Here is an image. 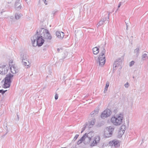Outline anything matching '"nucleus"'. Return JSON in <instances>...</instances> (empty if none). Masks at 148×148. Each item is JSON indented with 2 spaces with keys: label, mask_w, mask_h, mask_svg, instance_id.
<instances>
[{
  "label": "nucleus",
  "mask_w": 148,
  "mask_h": 148,
  "mask_svg": "<svg viewBox=\"0 0 148 148\" xmlns=\"http://www.w3.org/2000/svg\"><path fill=\"white\" fill-rule=\"evenodd\" d=\"M134 53L136 57H138L139 54V49L137 48L134 51Z\"/></svg>",
  "instance_id": "obj_22"
},
{
  "label": "nucleus",
  "mask_w": 148,
  "mask_h": 148,
  "mask_svg": "<svg viewBox=\"0 0 148 148\" xmlns=\"http://www.w3.org/2000/svg\"><path fill=\"white\" fill-rule=\"evenodd\" d=\"M38 32H39V35L45 40L48 41L51 39L52 37L47 29L44 28H41L40 29Z\"/></svg>",
  "instance_id": "obj_3"
},
{
  "label": "nucleus",
  "mask_w": 148,
  "mask_h": 148,
  "mask_svg": "<svg viewBox=\"0 0 148 148\" xmlns=\"http://www.w3.org/2000/svg\"><path fill=\"white\" fill-rule=\"evenodd\" d=\"M43 1H44V3H45V5H47V3H46V0H43Z\"/></svg>",
  "instance_id": "obj_39"
},
{
  "label": "nucleus",
  "mask_w": 148,
  "mask_h": 148,
  "mask_svg": "<svg viewBox=\"0 0 148 148\" xmlns=\"http://www.w3.org/2000/svg\"><path fill=\"white\" fill-rule=\"evenodd\" d=\"M112 112L109 109H106L104 110L101 115V117L103 119L110 116Z\"/></svg>",
  "instance_id": "obj_8"
},
{
  "label": "nucleus",
  "mask_w": 148,
  "mask_h": 148,
  "mask_svg": "<svg viewBox=\"0 0 148 148\" xmlns=\"http://www.w3.org/2000/svg\"><path fill=\"white\" fill-rule=\"evenodd\" d=\"M6 91L7 90H0V93H1L3 95Z\"/></svg>",
  "instance_id": "obj_33"
},
{
  "label": "nucleus",
  "mask_w": 148,
  "mask_h": 148,
  "mask_svg": "<svg viewBox=\"0 0 148 148\" xmlns=\"http://www.w3.org/2000/svg\"><path fill=\"white\" fill-rule=\"evenodd\" d=\"M106 18H102L101 21H99V23L97 24V27H98L100 26L103 25L106 21Z\"/></svg>",
  "instance_id": "obj_19"
},
{
  "label": "nucleus",
  "mask_w": 148,
  "mask_h": 148,
  "mask_svg": "<svg viewBox=\"0 0 148 148\" xmlns=\"http://www.w3.org/2000/svg\"><path fill=\"white\" fill-rule=\"evenodd\" d=\"M20 59L21 61L27 60L28 58V56L25 53L22 52L21 53Z\"/></svg>",
  "instance_id": "obj_15"
},
{
  "label": "nucleus",
  "mask_w": 148,
  "mask_h": 148,
  "mask_svg": "<svg viewBox=\"0 0 148 148\" xmlns=\"http://www.w3.org/2000/svg\"><path fill=\"white\" fill-rule=\"evenodd\" d=\"M110 12H109L108 14V19H109V16L110 15Z\"/></svg>",
  "instance_id": "obj_41"
},
{
  "label": "nucleus",
  "mask_w": 148,
  "mask_h": 148,
  "mask_svg": "<svg viewBox=\"0 0 148 148\" xmlns=\"http://www.w3.org/2000/svg\"><path fill=\"white\" fill-rule=\"evenodd\" d=\"M147 52L143 53L142 56V59L143 60H145V58L147 57Z\"/></svg>",
  "instance_id": "obj_27"
},
{
  "label": "nucleus",
  "mask_w": 148,
  "mask_h": 148,
  "mask_svg": "<svg viewBox=\"0 0 148 148\" xmlns=\"http://www.w3.org/2000/svg\"><path fill=\"white\" fill-rule=\"evenodd\" d=\"M20 0H18L16 2L15 6L16 9L18 10H19L21 9V4L20 2Z\"/></svg>",
  "instance_id": "obj_18"
},
{
  "label": "nucleus",
  "mask_w": 148,
  "mask_h": 148,
  "mask_svg": "<svg viewBox=\"0 0 148 148\" xmlns=\"http://www.w3.org/2000/svg\"><path fill=\"white\" fill-rule=\"evenodd\" d=\"M14 75L10 73L6 75V77L2 82H4V87L5 88H9L10 87L12 82L11 80L13 79Z\"/></svg>",
  "instance_id": "obj_5"
},
{
  "label": "nucleus",
  "mask_w": 148,
  "mask_h": 148,
  "mask_svg": "<svg viewBox=\"0 0 148 148\" xmlns=\"http://www.w3.org/2000/svg\"><path fill=\"white\" fill-rule=\"evenodd\" d=\"M84 131H83V130H82V131H81V133H82V132Z\"/></svg>",
  "instance_id": "obj_42"
},
{
  "label": "nucleus",
  "mask_w": 148,
  "mask_h": 148,
  "mask_svg": "<svg viewBox=\"0 0 148 148\" xmlns=\"http://www.w3.org/2000/svg\"><path fill=\"white\" fill-rule=\"evenodd\" d=\"M118 10V8L116 10V12H117V11Z\"/></svg>",
  "instance_id": "obj_44"
},
{
  "label": "nucleus",
  "mask_w": 148,
  "mask_h": 148,
  "mask_svg": "<svg viewBox=\"0 0 148 148\" xmlns=\"http://www.w3.org/2000/svg\"><path fill=\"white\" fill-rule=\"evenodd\" d=\"M98 112L99 109H95L94 111L91 113V116L92 117H93L96 115L98 113Z\"/></svg>",
  "instance_id": "obj_20"
},
{
  "label": "nucleus",
  "mask_w": 148,
  "mask_h": 148,
  "mask_svg": "<svg viewBox=\"0 0 148 148\" xmlns=\"http://www.w3.org/2000/svg\"><path fill=\"white\" fill-rule=\"evenodd\" d=\"M57 51L58 52H59L60 51V49L59 48H58L57 49Z\"/></svg>",
  "instance_id": "obj_40"
},
{
  "label": "nucleus",
  "mask_w": 148,
  "mask_h": 148,
  "mask_svg": "<svg viewBox=\"0 0 148 148\" xmlns=\"http://www.w3.org/2000/svg\"><path fill=\"white\" fill-rule=\"evenodd\" d=\"M122 60L121 58H119L115 61L113 65V69L115 70L117 69H121L122 68L121 66Z\"/></svg>",
  "instance_id": "obj_7"
},
{
  "label": "nucleus",
  "mask_w": 148,
  "mask_h": 148,
  "mask_svg": "<svg viewBox=\"0 0 148 148\" xmlns=\"http://www.w3.org/2000/svg\"><path fill=\"white\" fill-rule=\"evenodd\" d=\"M79 136V134H77L74 137L73 139V140L75 141L78 138Z\"/></svg>",
  "instance_id": "obj_29"
},
{
  "label": "nucleus",
  "mask_w": 148,
  "mask_h": 148,
  "mask_svg": "<svg viewBox=\"0 0 148 148\" xmlns=\"http://www.w3.org/2000/svg\"><path fill=\"white\" fill-rule=\"evenodd\" d=\"M8 69L5 65H0V74L5 75L8 71Z\"/></svg>",
  "instance_id": "obj_9"
},
{
  "label": "nucleus",
  "mask_w": 148,
  "mask_h": 148,
  "mask_svg": "<svg viewBox=\"0 0 148 148\" xmlns=\"http://www.w3.org/2000/svg\"><path fill=\"white\" fill-rule=\"evenodd\" d=\"M109 85V83L108 82H106L105 87L108 88Z\"/></svg>",
  "instance_id": "obj_34"
},
{
  "label": "nucleus",
  "mask_w": 148,
  "mask_h": 148,
  "mask_svg": "<svg viewBox=\"0 0 148 148\" xmlns=\"http://www.w3.org/2000/svg\"><path fill=\"white\" fill-rule=\"evenodd\" d=\"M114 128L111 126L107 127L104 130V135L106 137H110L114 131Z\"/></svg>",
  "instance_id": "obj_6"
},
{
  "label": "nucleus",
  "mask_w": 148,
  "mask_h": 148,
  "mask_svg": "<svg viewBox=\"0 0 148 148\" xmlns=\"http://www.w3.org/2000/svg\"><path fill=\"white\" fill-rule=\"evenodd\" d=\"M109 144L110 145H112L115 147H118L120 146L119 141L116 140H114L111 142H110Z\"/></svg>",
  "instance_id": "obj_11"
},
{
  "label": "nucleus",
  "mask_w": 148,
  "mask_h": 148,
  "mask_svg": "<svg viewBox=\"0 0 148 148\" xmlns=\"http://www.w3.org/2000/svg\"><path fill=\"white\" fill-rule=\"evenodd\" d=\"M87 127V125H86V123L83 125V127L82 128V130H83V131H84L86 127Z\"/></svg>",
  "instance_id": "obj_31"
},
{
  "label": "nucleus",
  "mask_w": 148,
  "mask_h": 148,
  "mask_svg": "<svg viewBox=\"0 0 148 148\" xmlns=\"http://www.w3.org/2000/svg\"><path fill=\"white\" fill-rule=\"evenodd\" d=\"M93 53L95 55L97 54L99 52V49L97 47H95L92 49Z\"/></svg>",
  "instance_id": "obj_21"
},
{
  "label": "nucleus",
  "mask_w": 148,
  "mask_h": 148,
  "mask_svg": "<svg viewBox=\"0 0 148 148\" xmlns=\"http://www.w3.org/2000/svg\"><path fill=\"white\" fill-rule=\"evenodd\" d=\"M10 70L12 73L15 74L18 72V70L17 67L14 65H12L10 67Z\"/></svg>",
  "instance_id": "obj_13"
},
{
  "label": "nucleus",
  "mask_w": 148,
  "mask_h": 148,
  "mask_svg": "<svg viewBox=\"0 0 148 148\" xmlns=\"http://www.w3.org/2000/svg\"><path fill=\"white\" fill-rule=\"evenodd\" d=\"M22 64L25 66V67L26 69H29L30 68L31 66V64L30 62L27 60H26L21 61Z\"/></svg>",
  "instance_id": "obj_12"
},
{
  "label": "nucleus",
  "mask_w": 148,
  "mask_h": 148,
  "mask_svg": "<svg viewBox=\"0 0 148 148\" xmlns=\"http://www.w3.org/2000/svg\"><path fill=\"white\" fill-rule=\"evenodd\" d=\"M108 88H107V87H105L104 90V93H105L106 92Z\"/></svg>",
  "instance_id": "obj_36"
},
{
  "label": "nucleus",
  "mask_w": 148,
  "mask_h": 148,
  "mask_svg": "<svg viewBox=\"0 0 148 148\" xmlns=\"http://www.w3.org/2000/svg\"><path fill=\"white\" fill-rule=\"evenodd\" d=\"M84 136H83L77 142V145H79L82 143L83 140V139L84 138Z\"/></svg>",
  "instance_id": "obj_25"
},
{
  "label": "nucleus",
  "mask_w": 148,
  "mask_h": 148,
  "mask_svg": "<svg viewBox=\"0 0 148 148\" xmlns=\"http://www.w3.org/2000/svg\"><path fill=\"white\" fill-rule=\"evenodd\" d=\"M147 54H148V52H147Z\"/></svg>",
  "instance_id": "obj_48"
},
{
  "label": "nucleus",
  "mask_w": 148,
  "mask_h": 148,
  "mask_svg": "<svg viewBox=\"0 0 148 148\" xmlns=\"http://www.w3.org/2000/svg\"><path fill=\"white\" fill-rule=\"evenodd\" d=\"M83 136H84V138L83 139V140L84 141V143H89L91 139L88 138L87 136H86V133Z\"/></svg>",
  "instance_id": "obj_17"
},
{
  "label": "nucleus",
  "mask_w": 148,
  "mask_h": 148,
  "mask_svg": "<svg viewBox=\"0 0 148 148\" xmlns=\"http://www.w3.org/2000/svg\"><path fill=\"white\" fill-rule=\"evenodd\" d=\"M63 78H64V79H65V77L64 76L63 77Z\"/></svg>",
  "instance_id": "obj_46"
},
{
  "label": "nucleus",
  "mask_w": 148,
  "mask_h": 148,
  "mask_svg": "<svg viewBox=\"0 0 148 148\" xmlns=\"http://www.w3.org/2000/svg\"><path fill=\"white\" fill-rule=\"evenodd\" d=\"M123 118V114L120 113L112 116L111 119V122L114 125L119 126L122 123Z\"/></svg>",
  "instance_id": "obj_2"
},
{
  "label": "nucleus",
  "mask_w": 148,
  "mask_h": 148,
  "mask_svg": "<svg viewBox=\"0 0 148 148\" xmlns=\"http://www.w3.org/2000/svg\"><path fill=\"white\" fill-rule=\"evenodd\" d=\"M38 33V32L37 30L36 34L31 38L32 45L34 47L41 46L45 40L40 35L39 36Z\"/></svg>",
  "instance_id": "obj_1"
},
{
  "label": "nucleus",
  "mask_w": 148,
  "mask_h": 148,
  "mask_svg": "<svg viewBox=\"0 0 148 148\" xmlns=\"http://www.w3.org/2000/svg\"><path fill=\"white\" fill-rule=\"evenodd\" d=\"M127 28H126L127 29Z\"/></svg>",
  "instance_id": "obj_47"
},
{
  "label": "nucleus",
  "mask_w": 148,
  "mask_h": 148,
  "mask_svg": "<svg viewBox=\"0 0 148 148\" xmlns=\"http://www.w3.org/2000/svg\"><path fill=\"white\" fill-rule=\"evenodd\" d=\"M121 5V2H120L119 3V5H118V8H119L120 7Z\"/></svg>",
  "instance_id": "obj_38"
},
{
  "label": "nucleus",
  "mask_w": 148,
  "mask_h": 148,
  "mask_svg": "<svg viewBox=\"0 0 148 148\" xmlns=\"http://www.w3.org/2000/svg\"><path fill=\"white\" fill-rule=\"evenodd\" d=\"M94 140L95 141H96V142L97 144L99 142V141L100 140V137H99V136H96L94 138Z\"/></svg>",
  "instance_id": "obj_26"
},
{
  "label": "nucleus",
  "mask_w": 148,
  "mask_h": 148,
  "mask_svg": "<svg viewBox=\"0 0 148 148\" xmlns=\"http://www.w3.org/2000/svg\"><path fill=\"white\" fill-rule=\"evenodd\" d=\"M97 144V143L95 141V140L94 139V140L91 143L90 146L92 147H93L95 146Z\"/></svg>",
  "instance_id": "obj_28"
},
{
  "label": "nucleus",
  "mask_w": 148,
  "mask_h": 148,
  "mask_svg": "<svg viewBox=\"0 0 148 148\" xmlns=\"http://www.w3.org/2000/svg\"><path fill=\"white\" fill-rule=\"evenodd\" d=\"M126 129V127L125 125H122L121 127L119 133L123 135V134L125 131Z\"/></svg>",
  "instance_id": "obj_16"
},
{
  "label": "nucleus",
  "mask_w": 148,
  "mask_h": 148,
  "mask_svg": "<svg viewBox=\"0 0 148 148\" xmlns=\"http://www.w3.org/2000/svg\"><path fill=\"white\" fill-rule=\"evenodd\" d=\"M86 136L88 137V138L91 139V138L94 136V133L92 132H90L88 133H86Z\"/></svg>",
  "instance_id": "obj_23"
},
{
  "label": "nucleus",
  "mask_w": 148,
  "mask_h": 148,
  "mask_svg": "<svg viewBox=\"0 0 148 148\" xmlns=\"http://www.w3.org/2000/svg\"><path fill=\"white\" fill-rule=\"evenodd\" d=\"M17 117H18V119H19V117H18V115L17 114Z\"/></svg>",
  "instance_id": "obj_43"
},
{
  "label": "nucleus",
  "mask_w": 148,
  "mask_h": 148,
  "mask_svg": "<svg viewBox=\"0 0 148 148\" xmlns=\"http://www.w3.org/2000/svg\"><path fill=\"white\" fill-rule=\"evenodd\" d=\"M56 35L59 38L62 39L64 36V34L61 31H57L56 32Z\"/></svg>",
  "instance_id": "obj_14"
},
{
  "label": "nucleus",
  "mask_w": 148,
  "mask_h": 148,
  "mask_svg": "<svg viewBox=\"0 0 148 148\" xmlns=\"http://www.w3.org/2000/svg\"><path fill=\"white\" fill-rule=\"evenodd\" d=\"M106 50L104 48H102L101 52L99 54L98 60H97V63L99 64L100 66H103L105 64Z\"/></svg>",
  "instance_id": "obj_4"
},
{
  "label": "nucleus",
  "mask_w": 148,
  "mask_h": 148,
  "mask_svg": "<svg viewBox=\"0 0 148 148\" xmlns=\"http://www.w3.org/2000/svg\"><path fill=\"white\" fill-rule=\"evenodd\" d=\"M147 59H148V56H147Z\"/></svg>",
  "instance_id": "obj_45"
},
{
  "label": "nucleus",
  "mask_w": 148,
  "mask_h": 148,
  "mask_svg": "<svg viewBox=\"0 0 148 148\" xmlns=\"http://www.w3.org/2000/svg\"><path fill=\"white\" fill-rule=\"evenodd\" d=\"M57 12V11H56V10H54L52 12V14H53V15H54V14H55Z\"/></svg>",
  "instance_id": "obj_37"
},
{
  "label": "nucleus",
  "mask_w": 148,
  "mask_h": 148,
  "mask_svg": "<svg viewBox=\"0 0 148 148\" xmlns=\"http://www.w3.org/2000/svg\"><path fill=\"white\" fill-rule=\"evenodd\" d=\"M135 63V62L134 61H132L130 62L129 63V66H132Z\"/></svg>",
  "instance_id": "obj_30"
},
{
  "label": "nucleus",
  "mask_w": 148,
  "mask_h": 148,
  "mask_svg": "<svg viewBox=\"0 0 148 148\" xmlns=\"http://www.w3.org/2000/svg\"><path fill=\"white\" fill-rule=\"evenodd\" d=\"M95 122V119L94 118H92L88 121V123H86V124L87 125L88 128H90L93 126Z\"/></svg>",
  "instance_id": "obj_10"
},
{
  "label": "nucleus",
  "mask_w": 148,
  "mask_h": 148,
  "mask_svg": "<svg viewBox=\"0 0 148 148\" xmlns=\"http://www.w3.org/2000/svg\"><path fill=\"white\" fill-rule=\"evenodd\" d=\"M124 86L126 88H128L129 86V83L128 82H127L125 84Z\"/></svg>",
  "instance_id": "obj_32"
},
{
  "label": "nucleus",
  "mask_w": 148,
  "mask_h": 148,
  "mask_svg": "<svg viewBox=\"0 0 148 148\" xmlns=\"http://www.w3.org/2000/svg\"><path fill=\"white\" fill-rule=\"evenodd\" d=\"M22 16V15L20 13H17L15 14V18L17 20L19 19L21 16Z\"/></svg>",
  "instance_id": "obj_24"
},
{
  "label": "nucleus",
  "mask_w": 148,
  "mask_h": 148,
  "mask_svg": "<svg viewBox=\"0 0 148 148\" xmlns=\"http://www.w3.org/2000/svg\"><path fill=\"white\" fill-rule=\"evenodd\" d=\"M55 99H56V100H57L58 99V96L57 94L55 95Z\"/></svg>",
  "instance_id": "obj_35"
}]
</instances>
